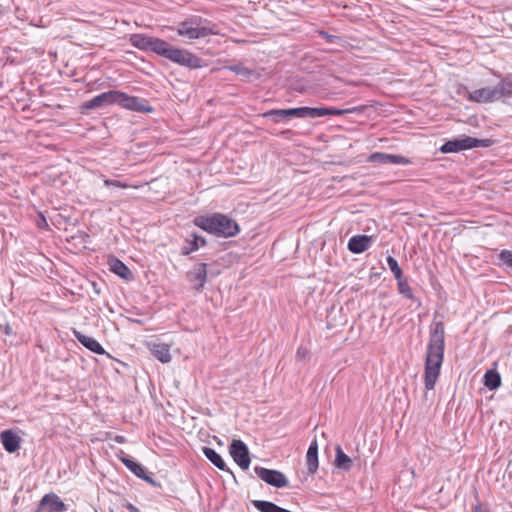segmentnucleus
Wrapping results in <instances>:
<instances>
[{"mask_svg": "<svg viewBox=\"0 0 512 512\" xmlns=\"http://www.w3.org/2000/svg\"><path fill=\"white\" fill-rule=\"evenodd\" d=\"M230 69L235 72L237 75L243 77L246 80H249L252 76L255 75V72L241 64L234 65L230 67Z\"/></svg>", "mask_w": 512, "mask_h": 512, "instance_id": "31", "label": "nucleus"}, {"mask_svg": "<svg viewBox=\"0 0 512 512\" xmlns=\"http://www.w3.org/2000/svg\"><path fill=\"white\" fill-rule=\"evenodd\" d=\"M322 35L327 38L328 41H332L333 38H335V36H331V35H328L327 33H322Z\"/></svg>", "mask_w": 512, "mask_h": 512, "instance_id": "40", "label": "nucleus"}, {"mask_svg": "<svg viewBox=\"0 0 512 512\" xmlns=\"http://www.w3.org/2000/svg\"><path fill=\"white\" fill-rule=\"evenodd\" d=\"M493 144L491 139H478L466 135L459 138L447 141L440 148L443 153H456L462 150L477 148V147H490Z\"/></svg>", "mask_w": 512, "mask_h": 512, "instance_id": "5", "label": "nucleus"}, {"mask_svg": "<svg viewBox=\"0 0 512 512\" xmlns=\"http://www.w3.org/2000/svg\"><path fill=\"white\" fill-rule=\"evenodd\" d=\"M397 284L400 294L409 299L414 298L411 287L405 280H403V277H401V280H397Z\"/></svg>", "mask_w": 512, "mask_h": 512, "instance_id": "32", "label": "nucleus"}, {"mask_svg": "<svg viewBox=\"0 0 512 512\" xmlns=\"http://www.w3.org/2000/svg\"><path fill=\"white\" fill-rule=\"evenodd\" d=\"M372 242V238L367 235H356L350 238L348 249L354 254H360L366 251Z\"/></svg>", "mask_w": 512, "mask_h": 512, "instance_id": "16", "label": "nucleus"}, {"mask_svg": "<svg viewBox=\"0 0 512 512\" xmlns=\"http://www.w3.org/2000/svg\"><path fill=\"white\" fill-rule=\"evenodd\" d=\"M386 261L389 269L393 273L396 280H401V277H403V272L400 266L398 265L397 260L392 256H388Z\"/></svg>", "mask_w": 512, "mask_h": 512, "instance_id": "30", "label": "nucleus"}, {"mask_svg": "<svg viewBox=\"0 0 512 512\" xmlns=\"http://www.w3.org/2000/svg\"><path fill=\"white\" fill-rule=\"evenodd\" d=\"M252 504L260 512H291L270 501L254 500Z\"/></svg>", "mask_w": 512, "mask_h": 512, "instance_id": "26", "label": "nucleus"}, {"mask_svg": "<svg viewBox=\"0 0 512 512\" xmlns=\"http://www.w3.org/2000/svg\"><path fill=\"white\" fill-rule=\"evenodd\" d=\"M188 281L197 291H202L207 280V265L198 263L186 274Z\"/></svg>", "mask_w": 512, "mask_h": 512, "instance_id": "12", "label": "nucleus"}, {"mask_svg": "<svg viewBox=\"0 0 512 512\" xmlns=\"http://www.w3.org/2000/svg\"><path fill=\"white\" fill-rule=\"evenodd\" d=\"M500 259L507 264L508 266H512V252L508 250H503L500 253Z\"/></svg>", "mask_w": 512, "mask_h": 512, "instance_id": "34", "label": "nucleus"}, {"mask_svg": "<svg viewBox=\"0 0 512 512\" xmlns=\"http://www.w3.org/2000/svg\"><path fill=\"white\" fill-rule=\"evenodd\" d=\"M202 451L207 459L211 461L217 468L223 471L228 470L225 461L214 449L210 447H203Z\"/></svg>", "mask_w": 512, "mask_h": 512, "instance_id": "25", "label": "nucleus"}, {"mask_svg": "<svg viewBox=\"0 0 512 512\" xmlns=\"http://www.w3.org/2000/svg\"><path fill=\"white\" fill-rule=\"evenodd\" d=\"M472 512H489V510L487 507H483L481 503H478L473 507Z\"/></svg>", "mask_w": 512, "mask_h": 512, "instance_id": "37", "label": "nucleus"}, {"mask_svg": "<svg viewBox=\"0 0 512 512\" xmlns=\"http://www.w3.org/2000/svg\"><path fill=\"white\" fill-rule=\"evenodd\" d=\"M73 334L75 336V338L84 346L86 347L87 349H89L90 351L96 353V354H104L105 351L103 349V347L100 345V343L94 339L93 337H90V336H87V335H84L83 333L77 331V330H74L73 331Z\"/></svg>", "mask_w": 512, "mask_h": 512, "instance_id": "19", "label": "nucleus"}, {"mask_svg": "<svg viewBox=\"0 0 512 512\" xmlns=\"http://www.w3.org/2000/svg\"><path fill=\"white\" fill-rule=\"evenodd\" d=\"M368 162L378 163V164H394V165H396V164L407 165L410 163V161L403 156L382 153V152L372 153L368 158Z\"/></svg>", "mask_w": 512, "mask_h": 512, "instance_id": "14", "label": "nucleus"}, {"mask_svg": "<svg viewBox=\"0 0 512 512\" xmlns=\"http://www.w3.org/2000/svg\"><path fill=\"white\" fill-rule=\"evenodd\" d=\"M497 93V100L508 98L512 96V75L504 77L496 86H494Z\"/></svg>", "mask_w": 512, "mask_h": 512, "instance_id": "22", "label": "nucleus"}, {"mask_svg": "<svg viewBox=\"0 0 512 512\" xmlns=\"http://www.w3.org/2000/svg\"><path fill=\"white\" fill-rule=\"evenodd\" d=\"M215 28V25H210L206 20L193 17L180 22L176 30L179 36L194 40L217 34Z\"/></svg>", "mask_w": 512, "mask_h": 512, "instance_id": "3", "label": "nucleus"}, {"mask_svg": "<svg viewBox=\"0 0 512 512\" xmlns=\"http://www.w3.org/2000/svg\"><path fill=\"white\" fill-rule=\"evenodd\" d=\"M306 462H307V469L309 473L314 474L319 466L318 463V443L317 440L314 439L307 450L306 454Z\"/></svg>", "mask_w": 512, "mask_h": 512, "instance_id": "20", "label": "nucleus"}, {"mask_svg": "<svg viewBox=\"0 0 512 512\" xmlns=\"http://www.w3.org/2000/svg\"><path fill=\"white\" fill-rule=\"evenodd\" d=\"M484 384L489 390H495L501 384V378L498 372L488 370L484 375Z\"/></svg>", "mask_w": 512, "mask_h": 512, "instance_id": "28", "label": "nucleus"}, {"mask_svg": "<svg viewBox=\"0 0 512 512\" xmlns=\"http://www.w3.org/2000/svg\"><path fill=\"white\" fill-rule=\"evenodd\" d=\"M127 509L130 511V512H140L139 509L137 507H135L134 505L132 504H128L127 505Z\"/></svg>", "mask_w": 512, "mask_h": 512, "instance_id": "38", "label": "nucleus"}, {"mask_svg": "<svg viewBox=\"0 0 512 512\" xmlns=\"http://www.w3.org/2000/svg\"><path fill=\"white\" fill-rule=\"evenodd\" d=\"M129 42L132 46L142 51H152L159 54L164 40L145 34H132L129 37Z\"/></svg>", "mask_w": 512, "mask_h": 512, "instance_id": "6", "label": "nucleus"}, {"mask_svg": "<svg viewBox=\"0 0 512 512\" xmlns=\"http://www.w3.org/2000/svg\"><path fill=\"white\" fill-rule=\"evenodd\" d=\"M5 333H6L7 335H11V334H12V330H11V328H10L8 325H7V326H6V328H5Z\"/></svg>", "mask_w": 512, "mask_h": 512, "instance_id": "41", "label": "nucleus"}, {"mask_svg": "<svg viewBox=\"0 0 512 512\" xmlns=\"http://www.w3.org/2000/svg\"><path fill=\"white\" fill-rule=\"evenodd\" d=\"M110 270L123 279L129 280L132 278V273L129 268L119 259L111 258L109 260Z\"/></svg>", "mask_w": 512, "mask_h": 512, "instance_id": "23", "label": "nucleus"}, {"mask_svg": "<svg viewBox=\"0 0 512 512\" xmlns=\"http://www.w3.org/2000/svg\"><path fill=\"white\" fill-rule=\"evenodd\" d=\"M308 354V350L305 349V348H298L297 352H296V357L300 360L304 359Z\"/></svg>", "mask_w": 512, "mask_h": 512, "instance_id": "36", "label": "nucleus"}, {"mask_svg": "<svg viewBox=\"0 0 512 512\" xmlns=\"http://www.w3.org/2000/svg\"><path fill=\"white\" fill-rule=\"evenodd\" d=\"M494 87H485L469 92L468 99L478 103H489L498 101Z\"/></svg>", "mask_w": 512, "mask_h": 512, "instance_id": "15", "label": "nucleus"}, {"mask_svg": "<svg viewBox=\"0 0 512 512\" xmlns=\"http://www.w3.org/2000/svg\"><path fill=\"white\" fill-rule=\"evenodd\" d=\"M114 439H115L116 442H118L120 444L125 442V437L124 436L117 435V436H115Z\"/></svg>", "mask_w": 512, "mask_h": 512, "instance_id": "39", "label": "nucleus"}, {"mask_svg": "<svg viewBox=\"0 0 512 512\" xmlns=\"http://www.w3.org/2000/svg\"><path fill=\"white\" fill-rule=\"evenodd\" d=\"M299 109L300 118H319L330 115L329 108L327 107H299Z\"/></svg>", "mask_w": 512, "mask_h": 512, "instance_id": "24", "label": "nucleus"}, {"mask_svg": "<svg viewBox=\"0 0 512 512\" xmlns=\"http://www.w3.org/2000/svg\"><path fill=\"white\" fill-rule=\"evenodd\" d=\"M104 184H105V186H114V187L123 188V189L128 187V185L125 183H122V182L116 181V180H109V179L104 180Z\"/></svg>", "mask_w": 512, "mask_h": 512, "instance_id": "35", "label": "nucleus"}, {"mask_svg": "<svg viewBox=\"0 0 512 512\" xmlns=\"http://www.w3.org/2000/svg\"><path fill=\"white\" fill-rule=\"evenodd\" d=\"M151 353L162 363L171 361L170 346L164 343H152L149 345Z\"/></svg>", "mask_w": 512, "mask_h": 512, "instance_id": "21", "label": "nucleus"}, {"mask_svg": "<svg viewBox=\"0 0 512 512\" xmlns=\"http://www.w3.org/2000/svg\"><path fill=\"white\" fill-rule=\"evenodd\" d=\"M194 224L201 229L221 237H232L239 232V226L226 215L215 213L210 216H198Z\"/></svg>", "mask_w": 512, "mask_h": 512, "instance_id": "2", "label": "nucleus"}, {"mask_svg": "<svg viewBox=\"0 0 512 512\" xmlns=\"http://www.w3.org/2000/svg\"><path fill=\"white\" fill-rule=\"evenodd\" d=\"M118 458L138 478L143 479L144 481L150 483L153 486L158 485L152 478L151 474L148 473L140 463L129 458L123 451H120Z\"/></svg>", "mask_w": 512, "mask_h": 512, "instance_id": "10", "label": "nucleus"}, {"mask_svg": "<svg viewBox=\"0 0 512 512\" xmlns=\"http://www.w3.org/2000/svg\"><path fill=\"white\" fill-rule=\"evenodd\" d=\"M229 452L233 460L237 463V465L243 469L247 470L250 466V456L249 450L246 444L239 439H234L229 447Z\"/></svg>", "mask_w": 512, "mask_h": 512, "instance_id": "8", "label": "nucleus"}, {"mask_svg": "<svg viewBox=\"0 0 512 512\" xmlns=\"http://www.w3.org/2000/svg\"><path fill=\"white\" fill-rule=\"evenodd\" d=\"M254 471H255L256 475L261 480H263L264 482H266L267 484H269L271 486H274L277 488H282V487H287L289 484L286 476L278 470H272V469H267L264 467L256 466L254 468Z\"/></svg>", "mask_w": 512, "mask_h": 512, "instance_id": "7", "label": "nucleus"}, {"mask_svg": "<svg viewBox=\"0 0 512 512\" xmlns=\"http://www.w3.org/2000/svg\"><path fill=\"white\" fill-rule=\"evenodd\" d=\"M116 104L120 105L123 108L128 110L137 111V112H151L152 108L145 105L139 98L134 96H129L123 92L117 91L116 94Z\"/></svg>", "mask_w": 512, "mask_h": 512, "instance_id": "11", "label": "nucleus"}, {"mask_svg": "<svg viewBox=\"0 0 512 512\" xmlns=\"http://www.w3.org/2000/svg\"><path fill=\"white\" fill-rule=\"evenodd\" d=\"M117 91L116 90H110L108 92L101 93L89 101H86L82 108L83 109H95V108H102L109 105L116 104L117 98H116Z\"/></svg>", "mask_w": 512, "mask_h": 512, "instance_id": "13", "label": "nucleus"}, {"mask_svg": "<svg viewBox=\"0 0 512 512\" xmlns=\"http://www.w3.org/2000/svg\"><path fill=\"white\" fill-rule=\"evenodd\" d=\"M361 109L358 107H352L347 109H336V108H329L330 115H345V114H351L355 112H360Z\"/></svg>", "mask_w": 512, "mask_h": 512, "instance_id": "33", "label": "nucleus"}, {"mask_svg": "<svg viewBox=\"0 0 512 512\" xmlns=\"http://www.w3.org/2000/svg\"><path fill=\"white\" fill-rule=\"evenodd\" d=\"M193 240L188 242V246L183 247L182 254L189 255L190 253L199 249L200 246H204L206 241L203 237L196 234H192Z\"/></svg>", "mask_w": 512, "mask_h": 512, "instance_id": "29", "label": "nucleus"}, {"mask_svg": "<svg viewBox=\"0 0 512 512\" xmlns=\"http://www.w3.org/2000/svg\"><path fill=\"white\" fill-rule=\"evenodd\" d=\"M0 438L7 452L14 453L20 448V437L11 430L3 431Z\"/></svg>", "mask_w": 512, "mask_h": 512, "instance_id": "18", "label": "nucleus"}, {"mask_svg": "<svg viewBox=\"0 0 512 512\" xmlns=\"http://www.w3.org/2000/svg\"><path fill=\"white\" fill-rule=\"evenodd\" d=\"M335 451V466L339 469L349 470L352 466L351 458L344 453L340 446H337Z\"/></svg>", "mask_w": 512, "mask_h": 512, "instance_id": "27", "label": "nucleus"}, {"mask_svg": "<svg viewBox=\"0 0 512 512\" xmlns=\"http://www.w3.org/2000/svg\"><path fill=\"white\" fill-rule=\"evenodd\" d=\"M263 117L271 118L275 122L283 121L291 117L300 118V109L299 107L290 109H273L265 112Z\"/></svg>", "mask_w": 512, "mask_h": 512, "instance_id": "17", "label": "nucleus"}, {"mask_svg": "<svg viewBox=\"0 0 512 512\" xmlns=\"http://www.w3.org/2000/svg\"><path fill=\"white\" fill-rule=\"evenodd\" d=\"M158 55L191 69L201 67V59L199 57L186 50L176 48L166 41L163 42Z\"/></svg>", "mask_w": 512, "mask_h": 512, "instance_id": "4", "label": "nucleus"}, {"mask_svg": "<svg viewBox=\"0 0 512 512\" xmlns=\"http://www.w3.org/2000/svg\"><path fill=\"white\" fill-rule=\"evenodd\" d=\"M66 504L55 493L45 494L40 500L36 512H64Z\"/></svg>", "mask_w": 512, "mask_h": 512, "instance_id": "9", "label": "nucleus"}, {"mask_svg": "<svg viewBox=\"0 0 512 512\" xmlns=\"http://www.w3.org/2000/svg\"><path fill=\"white\" fill-rule=\"evenodd\" d=\"M444 324L434 321L430 326L429 342L427 345L424 382L427 390L435 387L444 359L445 349Z\"/></svg>", "mask_w": 512, "mask_h": 512, "instance_id": "1", "label": "nucleus"}]
</instances>
